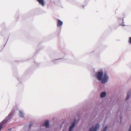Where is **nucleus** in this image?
<instances>
[{"label": "nucleus", "instance_id": "13", "mask_svg": "<svg viewBox=\"0 0 131 131\" xmlns=\"http://www.w3.org/2000/svg\"><path fill=\"white\" fill-rule=\"evenodd\" d=\"M128 42L130 44H131V37H130L129 38Z\"/></svg>", "mask_w": 131, "mask_h": 131}, {"label": "nucleus", "instance_id": "10", "mask_svg": "<svg viewBox=\"0 0 131 131\" xmlns=\"http://www.w3.org/2000/svg\"><path fill=\"white\" fill-rule=\"evenodd\" d=\"M106 95V93L105 91L102 92L100 95V97L102 98H103L105 97Z\"/></svg>", "mask_w": 131, "mask_h": 131}, {"label": "nucleus", "instance_id": "11", "mask_svg": "<svg viewBox=\"0 0 131 131\" xmlns=\"http://www.w3.org/2000/svg\"><path fill=\"white\" fill-rule=\"evenodd\" d=\"M39 3L42 6H43L45 5V2L43 0H37Z\"/></svg>", "mask_w": 131, "mask_h": 131}, {"label": "nucleus", "instance_id": "21", "mask_svg": "<svg viewBox=\"0 0 131 131\" xmlns=\"http://www.w3.org/2000/svg\"><path fill=\"white\" fill-rule=\"evenodd\" d=\"M38 51V50H37L36 51V53H37Z\"/></svg>", "mask_w": 131, "mask_h": 131}, {"label": "nucleus", "instance_id": "16", "mask_svg": "<svg viewBox=\"0 0 131 131\" xmlns=\"http://www.w3.org/2000/svg\"><path fill=\"white\" fill-rule=\"evenodd\" d=\"M17 79H18V81L19 82V83H21V81L20 80V79L19 78H18Z\"/></svg>", "mask_w": 131, "mask_h": 131}, {"label": "nucleus", "instance_id": "22", "mask_svg": "<svg viewBox=\"0 0 131 131\" xmlns=\"http://www.w3.org/2000/svg\"><path fill=\"white\" fill-rule=\"evenodd\" d=\"M62 124H61V125H60V127L61 128V127H62Z\"/></svg>", "mask_w": 131, "mask_h": 131}, {"label": "nucleus", "instance_id": "6", "mask_svg": "<svg viewBox=\"0 0 131 131\" xmlns=\"http://www.w3.org/2000/svg\"><path fill=\"white\" fill-rule=\"evenodd\" d=\"M131 95V89H130V90L128 91L127 92L126 95V97L125 100V101H127L129 99Z\"/></svg>", "mask_w": 131, "mask_h": 131}, {"label": "nucleus", "instance_id": "23", "mask_svg": "<svg viewBox=\"0 0 131 131\" xmlns=\"http://www.w3.org/2000/svg\"><path fill=\"white\" fill-rule=\"evenodd\" d=\"M39 46V45H38L37 47V48H38Z\"/></svg>", "mask_w": 131, "mask_h": 131}, {"label": "nucleus", "instance_id": "7", "mask_svg": "<svg viewBox=\"0 0 131 131\" xmlns=\"http://www.w3.org/2000/svg\"><path fill=\"white\" fill-rule=\"evenodd\" d=\"M63 57H64L62 58H59V59H55L54 60L51 59V61L53 63L55 64H57L59 62H60L59 61V60L63 59Z\"/></svg>", "mask_w": 131, "mask_h": 131}, {"label": "nucleus", "instance_id": "5", "mask_svg": "<svg viewBox=\"0 0 131 131\" xmlns=\"http://www.w3.org/2000/svg\"><path fill=\"white\" fill-rule=\"evenodd\" d=\"M42 125L45 126L46 128H49L50 126L49 120L48 119L46 120L44 122L43 124Z\"/></svg>", "mask_w": 131, "mask_h": 131}, {"label": "nucleus", "instance_id": "8", "mask_svg": "<svg viewBox=\"0 0 131 131\" xmlns=\"http://www.w3.org/2000/svg\"><path fill=\"white\" fill-rule=\"evenodd\" d=\"M63 22L60 20L58 19L57 21V26L59 27L61 26L63 24Z\"/></svg>", "mask_w": 131, "mask_h": 131}, {"label": "nucleus", "instance_id": "15", "mask_svg": "<svg viewBox=\"0 0 131 131\" xmlns=\"http://www.w3.org/2000/svg\"><path fill=\"white\" fill-rule=\"evenodd\" d=\"M128 131H131V124L129 126V128Z\"/></svg>", "mask_w": 131, "mask_h": 131}, {"label": "nucleus", "instance_id": "3", "mask_svg": "<svg viewBox=\"0 0 131 131\" xmlns=\"http://www.w3.org/2000/svg\"><path fill=\"white\" fill-rule=\"evenodd\" d=\"M78 122V121L76 118H74L71 122V125L69 127L68 131H73L74 130L73 128L75 126L76 124L77 123V124Z\"/></svg>", "mask_w": 131, "mask_h": 131}, {"label": "nucleus", "instance_id": "1", "mask_svg": "<svg viewBox=\"0 0 131 131\" xmlns=\"http://www.w3.org/2000/svg\"><path fill=\"white\" fill-rule=\"evenodd\" d=\"M99 81H101L102 84H105L108 82L109 79L108 74L107 71H105L104 73L102 70H99L94 75Z\"/></svg>", "mask_w": 131, "mask_h": 131}, {"label": "nucleus", "instance_id": "9", "mask_svg": "<svg viewBox=\"0 0 131 131\" xmlns=\"http://www.w3.org/2000/svg\"><path fill=\"white\" fill-rule=\"evenodd\" d=\"M19 116L23 118L24 117V113L22 110H19Z\"/></svg>", "mask_w": 131, "mask_h": 131}, {"label": "nucleus", "instance_id": "4", "mask_svg": "<svg viewBox=\"0 0 131 131\" xmlns=\"http://www.w3.org/2000/svg\"><path fill=\"white\" fill-rule=\"evenodd\" d=\"M100 126V122H99L96 124L95 126L93 125L92 126L89 130L90 131H97Z\"/></svg>", "mask_w": 131, "mask_h": 131}, {"label": "nucleus", "instance_id": "12", "mask_svg": "<svg viewBox=\"0 0 131 131\" xmlns=\"http://www.w3.org/2000/svg\"><path fill=\"white\" fill-rule=\"evenodd\" d=\"M108 126L107 125H105V127L102 129L101 131H106L107 129Z\"/></svg>", "mask_w": 131, "mask_h": 131}, {"label": "nucleus", "instance_id": "14", "mask_svg": "<svg viewBox=\"0 0 131 131\" xmlns=\"http://www.w3.org/2000/svg\"><path fill=\"white\" fill-rule=\"evenodd\" d=\"M122 20H123L122 23V24H121V25H122L123 26H125V25L124 24V22L123 21V20H124L123 18H122Z\"/></svg>", "mask_w": 131, "mask_h": 131}, {"label": "nucleus", "instance_id": "26", "mask_svg": "<svg viewBox=\"0 0 131 131\" xmlns=\"http://www.w3.org/2000/svg\"><path fill=\"white\" fill-rule=\"evenodd\" d=\"M9 130L10 131V130H11V129H9Z\"/></svg>", "mask_w": 131, "mask_h": 131}, {"label": "nucleus", "instance_id": "20", "mask_svg": "<svg viewBox=\"0 0 131 131\" xmlns=\"http://www.w3.org/2000/svg\"><path fill=\"white\" fill-rule=\"evenodd\" d=\"M65 125L64 126V128H66L67 127V126H65Z\"/></svg>", "mask_w": 131, "mask_h": 131}, {"label": "nucleus", "instance_id": "25", "mask_svg": "<svg viewBox=\"0 0 131 131\" xmlns=\"http://www.w3.org/2000/svg\"><path fill=\"white\" fill-rule=\"evenodd\" d=\"M84 5H83V8H84Z\"/></svg>", "mask_w": 131, "mask_h": 131}, {"label": "nucleus", "instance_id": "19", "mask_svg": "<svg viewBox=\"0 0 131 131\" xmlns=\"http://www.w3.org/2000/svg\"><path fill=\"white\" fill-rule=\"evenodd\" d=\"M65 123V121H63L62 123V124H61L62 125L64 124Z\"/></svg>", "mask_w": 131, "mask_h": 131}, {"label": "nucleus", "instance_id": "27", "mask_svg": "<svg viewBox=\"0 0 131 131\" xmlns=\"http://www.w3.org/2000/svg\"><path fill=\"white\" fill-rule=\"evenodd\" d=\"M122 120V118H121V120Z\"/></svg>", "mask_w": 131, "mask_h": 131}, {"label": "nucleus", "instance_id": "24", "mask_svg": "<svg viewBox=\"0 0 131 131\" xmlns=\"http://www.w3.org/2000/svg\"><path fill=\"white\" fill-rule=\"evenodd\" d=\"M6 43H5V44L4 45V47H5V45H6Z\"/></svg>", "mask_w": 131, "mask_h": 131}, {"label": "nucleus", "instance_id": "17", "mask_svg": "<svg viewBox=\"0 0 131 131\" xmlns=\"http://www.w3.org/2000/svg\"><path fill=\"white\" fill-rule=\"evenodd\" d=\"M32 126V125L31 123H30L29 125V128L30 129L31 127Z\"/></svg>", "mask_w": 131, "mask_h": 131}, {"label": "nucleus", "instance_id": "28", "mask_svg": "<svg viewBox=\"0 0 131 131\" xmlns=\"http://www.w3.org/2000/svg\"><path fill=\"white\" fill-rule=\"evenodd\" d=\"M88 131H90L89 130Z\"/></svg>", "mask_w": 131, "mask_h": 131}, {"label": "nucleus", "instance_id": "2", "mask_svg": "<svg viewBox=\"0 0 131 131\" xmlns=\"http://www.w3.org/2000/svg\"><path fill=\"white\" fill-rule=\"evenodd\" d=\"M13 115V113H10L0 123V131L1 130L2 128L4 127V124L7 123L8 120L12 118Z\"/></svg>", "mask_w": 131, "mask_h": 131}, {"label": "nucleus", "instance_id": "29", "mask_svg": "<svg viewBox=\"0 0 131 131\" xmlns=\"http://www.w3.org/2000/svg\"><path fill=\"white\" fill-rule=\"evenodd\" d=\"M47 131H48V130H47Z\"/></svg>", "mask_w": 131, "mask_h": 131}, {"label": "nucleus", "instance_id": "18", "mask_svg": "<svg viewBox=\"0 0 131 131\" xmlns=\"http://www.w3.org/2000/svg\"><path fill=\"white\" fill-rule=\"evenodd\" d=\"M34 62H35V64L37 65V67H38V66L39 64L37 63H36L35 61H34Z\"/></svg>", "mask_w": 131, "mask_h": 131}]
</instances>
